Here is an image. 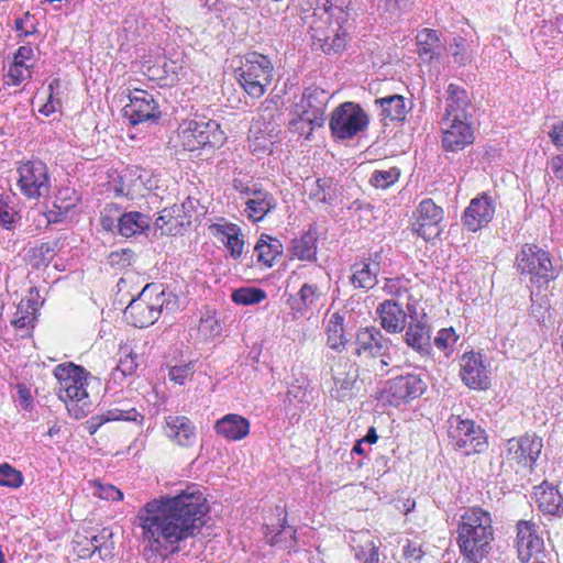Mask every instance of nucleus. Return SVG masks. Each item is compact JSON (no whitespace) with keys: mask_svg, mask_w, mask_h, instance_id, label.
<instances>
[{"mask_svg":"<svg viewBox=\"0 0 563 563\" xmlns=\"http://www.w3.org/2000/svg\"><path fill=\"white\" fill-rule=\"evenodd\" d=\"M136 362L132 355H126L124 358L119 361L117 369L120 371L124 376L131 375L136 369Z\"/></svg>","mask_w":563,"mask_h":563,"instance_id":"13d9d810","label":"nucleus"},{"mask_svg":"<svg viewBox=\"0 0 563 563\" xmlns=\"http://www.w3.org/2000/svg\"><path fill=\"white\" fill-rule=\"evenodd\" d=\"M92 494L98 496L101 499L107 500H121L123 498V494L115 486L109 484H101L99 482H93L91 484Z\"/></svg>","mask_w":563,"mask_h":563,"instance_id":"8fccbe9b","label":"nucleus"},{"mask_svg":"<svg viewBox=\"0 0 563 563\" xmlns=\"http://www.w3.org/2000/svg\"><path fill=\"white\" fill-rule=\"evenodd\" d=\"M144 417L134 408L119 402L115 407L107 410L104 413L92 417L89 424L90 433L93 434L104 422L110 421H134L142 423Z\"/></svg>","mask_w":563,"mask_h":563,"instance_id":"393cba45","label":"nucleus"},{"mask_svg":"<svg viewBox=\"0 0 563 563\" xmlns=\"http://www.w3.org/2000/svg\"><path fill=\"white\" fill-rule=\"evenodd\" d=\"M374 103L379 108V115L390 121H404L410 109L401 95L377 98Z\"/></svg>","mask_w":563,"mask_h":563,"instance_id":"bb28decb","label":"nucleus"},{"mask_svg":"<svg viewBox=\"0 0 563 563\" xmlns=\"http://www.w3.org/2000/svg\"><path fill=\"white\" fill-rule=\"evenodd\" d=\"M449 53L453 58V63L457 66H467L472 64L475 57L472 43L460 35L454 36L450 42Z\"/></svg>","mask_w":563,"mask_h":563,"instance_id":"e433bc0d","label":"nucleus"},{"mask_svg":"<svg viewBox=\"0 0 563 563\" xmlns=\"http://www.w3.org/2000/svg\"><path fill=\"white\" fill-rule=\"evenodd\" d=\"M225 228L223 234L225 236V246L234 258H238L243 253L244 242L239 238V229L235 224L221 225Z\"/></svg>","mask_w":563,"mask_h":563,"instance_id":"a18cd8bd","label":"nucleus"},{"mask_svg":"<svg viewBox=\"0 0 563 563\" xmlns=\"http://www.w3.org/2000/svg\"><path fill=\"white\" fill-rule=\"evenodd\" d=\"M517 552L522 563L544 556V542L539 536V526L532 520L517 522Z\"/></svg>","mask_w":563,"mask_h":563,"instance_id":"4468645a","label":"nucleus"},{"mask_svg":"<svg viewBox=\"0 0 563 563\" xmlns=\"http://www.w3.org/2000/svg\"><path fill=\"white\" fill-rule=\"evenodd\" d=\"M112 530L110 528H102L97 534L86 537L87 544L79 552L81 558L91 556L96 551L100 553V556H109L112 553L113 541Z\"/></svg>","mask_w":563,"mask_h":563,"instance_id":"7c9ffc66","label":"nucleus"},{"mask_svg":"<svg viewBox=\"0 0 563 563\" xmlns=\"http://www.w3.org/2000/svg\"><path fill=\"white\" fill-rule=\"evenodd\" d=\"M492 522L490 514L478 507L470 508L461 516L457 543L470 562L478 563L489 553L494 540Z\"/></svg>","mask_w":563,"mask_h":563,"instance_id":"7ed1b4c3","label":"nucleus"},{"mask_svg":"<svg viewBox=\"0 0 563 563\" xmlns=\"http://www.w3.org/2000/svg\"><path fill=\"white\" fill-rule=\"evenodd\" d=\"M543 448L542 439L536 434H525L509 439L506 443V459L516 463L518 473L520 470L532 472Z\"/></svg>","mask_w":563,"mask_h":563,"instance_id":"f8f14e48","label":"nucleus"},{"mask_svg":"<svg viewBox=\"0 0 563 563\" xmlns=\"http://www.w3.org/2000/svg\"><path fill=\"white\" fill-rule=\"evenodd\" d=\"M405 340L407 345L418 352L421 356L430 354V333L428 327L422 322L417 321L415 323H409L406 330Z\"/></svg>","mask_w":563,"mask_h":563,"instance_id":"c756f323","label":"nucleus"},{"mask_svg":"<svg viewBox=\"0 0 563 563\" xmlns=\"http://www.w3.org/2000/svg\"><path fill=\"white\" fill-rule=\"evenodd\" d=\"M399 176L400 170L397 167L375 169L371 176L369 183L375 188L387 189L399 179Z\"/></svg>","mask_w":563,"mask_h":563,"instance_id":"79ce46f5","label":"nucleus"},{"mask_svg":"<svg viewBox=\"0 0 563 563\" xmlns=\"http://www.w3.org/2000/svg\"><path fill=\"white\" fill-rule=\"evenodd\" d=\"M356 354L358 356L378 357L380 369L391 362V341L375 327H366L358 330L356 334Z\"/></svg>","mask_w":563,"mask_h":563,"instance_id":"ddd939ff","label":"nucleus"},{"mask_svg":"<svg viewBox=\"0 0 563 563\" xmlns=\"http://www.w3.org/2000/svg\"><path fill=\"white\" fill-rule=\"evenodd\" d=\"M550 168L556 178L563 179V154L551 159Z\"/></svg>","mask_w":563,"mask_h":563,"instance_id":"052dcab7","label":"nucleus"},{"mask_svg":"<svg viewBox=\"0 0 563 563\" xmlns=\"http://www.w3.org/2000/svg\"><path fill=\"white\" fill-rule=\"evenodd\" d=\"M176 300L170 292L164 290L155 292L150 285L145 286L137 298L131 300L124 310L128 323L135 328H145L153 324L163 310H173Z\"/></svg>","mask_w":563,"mask_h":563,"instance_id":"39448f33","label":"nucleus"},{"mask_svg":"<svg viewBox=\"0 0 563 563\" xmlns=\"http://www.w3.org/2000/svg\"><path fill=\"white\" fill-rule=\"evenodd\" d=\"M345 314H349V312H334L328 319L325 328L328 335L327 344L332 350L340 351L349 342L344 324Z\"/></svg>","mask_w":563,"mask_h":563,"instance_id":"c85d7f7f","label":"nucleus"},{"mask_svg":"<svg viewBox=\"0 0 563 563\" xmlns=\"http://www.w3.org/2000/svg\"><path fill=\"white\" fill-rule=\"evenodd\" d=\"M449 97L446 99V109L443 118L466 120V109L470 106L467 93L456 85H449Z\"/></svg>","mask_w":563,"mask_h":563,"instance_id":"2f4dec72","label":"nucleus"},{"mask_svg":"<svg viewBox=\"0 0 563 563\" xmlns=\"http://www.w3.org/2000/svg\"><path fill=\"white\" fill-rule=\"evenodd\" d=\"M461 378L471 388L487 389L489 387L488 369L483 356L478 353H466L461 360Z\"/></svg>","mask_w":563,"mask_h":563,"instance_id":"4be33fe9","label":"nucleus"},{"mask_svg":"<svg viewBox=\"0 0 563 563\" xmlns=\"http://www.w3.org/2000/svg\"><path fill=\"white\" fill-rule=\"evenodd\" d=\"M321 296L322 291L317 285L303 284L298 292V297L290 296L288 299L294 317H302L309 308L319 301Z\"/></svg>","mask_w":563,"mask_h":563,"instance_id":"cd10ccee","label":"nucleus"},{"mask_svg":"<svg viewBox=\"0 0 563 563\" xmlns=\"http://www.w3.org/2000/svg\"><path fill=\"white\" fill-rule=\"evenodd\" d=\"M245 199V210L247 218L253 222H258L264 219L277 206L275 197L262 188L253 186H235Z\"/></svg>","mask_w":563,"mask_h":563,"instance_id":"dca6fc26","label":"nucleus"},{"mask_svg":"<svg viewBox=\"0 0 563 563\" xmlns=\"http://www.w3.org/2000/svg\"><path fill=\"white\" fill-rule=\"evenodd\" d=\"M448 434L453 445L465 455L478 453L486 446L484 431L474 421L452 415L448 420Z\"/></svg>","mask_w":563,"mask_h":563,"instance_id":"9d476101","label":"nucleus"},{"mask_svg":"<svg viewBox=\"0 0 563 563\" xmlns=\"http://www.w3.org/2000/svg\"><path fill=\"white\" fill-rule=\"evenodd\" d=\"M331 373L333 379L331 397L340 401L350 398L358 377L357 366L346 357H339L331 366Z\"/></svg>","mask_w":563,"mask_h":563,"instance_id":"2eb2a0df","label":"nucleus"},{"mask_svg":"<svg viewBox=\"0 0 563 563\" xmlns=\"http://www.w3.org/2000/svg\"><path fill=\"white\" fill-rule=\"evenodd\" d=\"M37 252L46 258L47 255H49L53 252V249L51 247V245L48 243H42L37 247Z\"/></svg>","mask_w":563,"mask_h":563,"instance_id":"774afa93","label":"nucleus"},{"mask_svg":"<svg viewBox=\"0 0 563 563\" xmlns=\"http://www.w3.org/2000/svg\"><path fill=\"white\" fill-rule=\"evenodd\" d=\"M379 547L374 541H366L355 548V558L362 563H379Z\"/></svg>","mask_w":563,"mask_h":563,"instance_id":"de8ad7c7","label":"nucleus"},{"mask_svg":"<svg viewBox=\"0 0 563 563\" xmlns=\"http://www.w3.org/2000/svg\"><path fill=\"white\" fill-rule=\"evenodd\" d=\"M208 510L207 500L196 486H188L174 497L153 499L137 512L143 540L155 552H176L179 542L200 532Z\"/></svg>","mask_w":563,"mask_h":563,"instance_id":"f257e3e1","label":"nucleus"},{"mask_svg":"<svg viewBox=\"0 0 563 563\" xmlns=\"http://www.w3.org/2000/svg\"><path fill=\"white\" fill-rule=\"evenodd\" d=\"M306 389L301 385L291 384L287 391V398L289 401H306Z\"/></svg>","mask_w":563,"mask_h":563,"instance_id":"bf43d9fd","label":"nucleus"},{"mask_svg":"<svg viewBox=\"0 0 563 563\" xmlns=\"http://www.w3.org/2000/svg\"><path fill=\"white\" fill-rule=\"evenodd\" d=\"M379 324L388 333H400L406 329L407 314L394 300H384L376 308Z\"/></svg>","mask_w":563,"mask_h":563,"instance_id":"b1692460","label":"nucleus"},{"mask_svg":"<svg viewBox=\"0 0 563 563\" xmlns=\"http://www.w3.org/2000/svg\"><path fill=\"white\" fill-rule=\"evenodd\" d=\"M316 242L314 234L308 232L301 235L299 239L292 241V254L302 261H311L316 256Z\"/></svg>","mask_w":563,"mask_h":563,"instance_id":"ea45409f","label":"nucleus"},{"mask_svg":"<svg viewBox=\"0 0 563 563\" xmlns=\"http://www.w3.org/2000/svg\"><path fill=\"white\" fill-rule=\"evenodd\" d=\"M328 0H318L317 7L303 16L313 40V44L324 53L341 52L346 45L347 32L344 24L349 12L342 7L329 4Z\"/></svg>","mask_w":563,"mask_h":563,"instance_id":"f03ea898","label":"nucleus"},{"mask_svg":"<svg viewBox=\"0 0 563 563\" xmlns=\"http://www.w3.org/2000/svg\"><path fill=\"white\" fill-rule=\"evenodd\" d=\"M404 554L406 558L417 561L422 556V551L408 544L404 550Z\"/></svg>","mask_w":563,"mask_h":563,"instance_id":"0e129e2a","label":"nucleus"},{"mask_svg":"<svg viewBox=\"0 0 563 563\" xmlns=\"http://www.w3.org/2000/svg\"><path fill=\"white\" fill-rule=\"evenodd\" d=\"M495 214V200L483 194L471 200L463 214V224L468 231L476 232L486 227Z\"/></svg>","mask_w":563,"mask_h":563,"instance_id":"aec40b11","label":"nucleus"},{"mask_svg":"<svg viewBox=\"0 0 563 563\" xmlns=\"http://www.w3.org/2000/svg\"><path fill=\"white\" fill-rule=\"evenodd\" d=\"M236 76L243 90L250 97L258 99L273 81L274 67L267 56L250 52L242 57Z\"/></svg>","mask_w":563,"mask_h":563,"instance_id":"423d86ee","label":"nucleus"},{"mask_svg":"<svg viewBox=\"0 0 563 563\" xmlns=\"http://www.w3.org/2000/svg\"><path fill=\"white\" fill-rule=\"evenodd\" d=\"M22 474L4 463L0 465V485L18 488L22 485Z\"/></svg>","mask_w":563,"mask_h":563,"instance_id":"09e8293b","label":"nucleus"},{"mask_svg":"<svg viewBox=\"0 0 563 563\" xmlns=\"http://www.w3.org/2000/svg\"><path fill=\"white\" fill-rule=\"evenodd\" d=\"M178 139L185 150L196 151L206 146H220L223 144L225 136L217 121L201 119L180 123Z\"/></svg>","mask_w":563,"mask_h":563,"instance_id":"0eeeda50","label":"nucleus"},{"mask_svg":"<svg viewBox=\"0 0 563 563\" xmlns=\"http://www.w3.org/2000/svg\"><path fill=\"white\" fill-rule=\"evenodd\" d=\"M148 228L150 218L139 211L125 212L118 219L119 233L124 238L141 234Z\"/></svg>","mask_w":563,"mask_h":563,"instance_id":"473e14b6","label":"nucleus"},{"mask_svg":"<svg viewBox=\"0 0 563 563\" xmlns=\"http://www.w3.org/2000/svg\"><path fill=\"white\" fill-rule=\"evenodd\" d=\"M58 382L57 395L75 418L87 415L90 400L86 389L88 372L74 363L59 364L54 369Z\"/></svg>","mask_w":563,"mask_h":563,"instance_id":"20e7f679","label":"nucleus"},{"mask_svg":"<svg viewBox=\"0 0 563 563\" xmlns=\"http://www.w3.org/2000/svg\"><path fill=\"white\" fill-rule=\"evenodd\" d=\"M378 264L368 262L355 263L352 266V285L360 289H372L377 284Z\"/></svg>","mask_w":563,"mask_h":563,"instance_id":"f704fd0d","label":"nucleus"},{"mask_svg":"<svg viewBox=\"0 0 563 563\" xmlns=\"http://www.w3.org/2000/svg\"><path fill=\"white\" fill-rule=\"evenodd\" d=\"M214 428L225 439L239 441L249 434L250 422L242 416L230 413L218 420Z\"/></svg>","mask_w":563,"mask_h":563,"instance_id":"a878e982","label":"nucleus"},{"mask_svg":"<svg viewBox=\"0 0 563 563\" xmlns=\"http://www.w3.org/2000/svg\"><path fill=\"white\" fill-rule=\"evenodd\" d=\"M123 112L133 125L146 121H156L161 117L158 104L153 95L140 89L130 95V103L123 108Z\"/></svg>","mask_w":563,"mask_h":563,"instance_id":"f3484780","label":"nucleus"},{"mask_svg":"<svg viewBox=\"0 0 563 563\" xmlns=\"http://www.w3.org/2000/svg\"><path fill=\"white\" fill-rule=\"evenodd\" d=\"M18 186L30 199L46 197L51 190V181L46 165L41 161H29L18 168Z\"/></svg>","mask_w":563,"mask_h":563,"instance_id":"9b49d317","label":"nucleus"},{"mask_svg":"<svg viewBox=\"0 0 563 563\" xmlns=\"http://www.w3.org/2000/svg\"><path fill=\"white\" fill-rule=\"evenodd\" d=\"M442 133V146L451 152L463 150L474 140L473 129L466 120L443 118Z\"/></svg>","mask_w":563,"mask_h":563,"instance_id":"6ab92c4d","label":"nucleus"},{"mask_svg":"<svg viewBox=\"0 0 563 563\" xmlns=\"http://www.w3.org/2000/svg\"><path fill=\"white\" fill-rule=\"evenodd\" d=\"M13 221V216L10 212L8 206L0 202V223L4 227L9 228V224H11Z\"/></svg>","mask_w":563,"mask_h":563,"instance_id":"680f3d73","label":"nucleus"},{"mask_svg":"<svg viewBox=\"0 0 563 563\" xmlns=\"http://www.w3.org/2000/svg\"><path fill=\"white\" fill-rule=\"evenodd\" d=\"M549 136L556 148L563 151V122L553 124L549 131Z\"/></svg>","mask_w":563,"mask_h":563,"instance_id":"4d7b16f0","label":"nucleus"},{"mask_svg":"<svg viewBox=\"0 0 563 563\" xmlns=\"http://www.w3.org/2000/svg\"><path fill=\"white\" fill-rule=\"evenodd\" d=\"M100 222L102 228L107 231H112L113 228L118 227V224H115V219L107 213L101 214Z\"/></svg>","mask_w":563,"mask_h":563,"instance_id":"69168bd1","label":"nucleus"},{"mask_svg":"<svg viewBox=\"0 0 563 563\" xmlns=\"http://www.w3.org/2000/svg\"><path fill=\"white\" fill-rule=\"evenodd\" d=\"M303 99L307 106L314 110V112H322L325 103L328 102V96L324 90L313 89L307 90L303 93Z\"/></svg>","mask_w":563,"mask_h":563,"instance_id":"3c124183","label":"nucleus"},{"mask_svg":"<svg viewBox=\"0 0 563 563\" xmlns=\"http://www.w3.org/2000/svg\"><path fill=\"white\" fill-rule=\"evenodd\" d=\"M424 389V383L417 375L408 374L393 378L386 389V399L393 406L419 397Z\"/></svg>","mask_w":563,"mask_h":563,"instance_id":"a211bd4d","label":"nucleus"},{"mask_svg":"<svg viewBox=\"0 0 563 563\" xmlns=\"http://www.w3.org/2000/svg\"><path fill=\"white\" fill-rule=\"evenodd\" d=\"M35 311V302L31 299H27L26 301L22 300L16 312L14 314V318L12 320V324L16 329H24L26 328L32 319L33 313Z\"/></svg>","mask_w":563,"mask_h":563,"instance_id":"49530a36","label":"nucleus"},{"mask_svg":"<svg viewBox=\"0 0 563 563\" xmlns=\"http://www.w3.org/2000/svg\"><path fill=\"white\" fill-rule=\"evenodd\" d=\"M330 187V180L329 179H317L311 185L309 196L310 198L317 199L319 201L325 202L327 201V194L325 188Z\"/></svg>","mask_w":563,"mask_h":563,"instance_id":"6e6d98bb","label":"nucleus"},{"mask_svg":"<svg viewBox=\"0 0 563 563\" xmlns=\"http://www.w3.org/2000/svg\"><path fill=\"white\" fill-rule=\"evenodd\" d=\"M163 429L165 435L179 446H192L197 440L196 427L185 416L169 415L165 417Z\"/></svg>","mask_w":563,"mask_h":563,"instance_id":"5701e85b","label":"nucleus"},{"mask_svg":"<svg viewBox=\"0 0 563 563\" xmlns=\"http://www.w3.org/2000/svg\"><path fill=\"white\" fill-rule=\"evenodd\" d=\"M231 297L235 303L247 306L261 302L266 297V292L260 288L243 287L234 290Z\"/></svg>","mask_w":563,"mask_h":563,"instance_id":"37998d69","label":"nucleus"},{"mask_svg":"<svg viewBox=\"0 0 563 563\" xmlns=\"http://www.w3.org/2000/svg\"><path fill=\"white\" fill-rule=\"evenodd\" d=\"M258 262L272 266L273 261L282 253V244L277 239L262 235L255 245Z\"/></svg>","mask_w":563,"mask_h":563,"instance_id":"58836bf2","label":"nucleus"},{"mask_svg":"<svg viewBox=\"0 0 563 563\" xmlns=\"http://www.w3.org/2000/svg\"><path fill=\"white\" fill-rule=\"evenodd\" d=\"M175 207L165 208L159 212V216L155 220V228L161 230L162 234L175 235L180 232L183 222L175 217Z\"/></svg>","mask_w":563,"mask_h":563,"instance_id":"a19ab883","label":"nucleus"},{"mask_svg":"<svg viewBox=\"0 0 563 563\" xmlns=\"http://www.w3.org/2000/svg\"><path fill=\"white\" fill-rule=\"evenodd\" d=\"M378 437L375 428H369L367 434L362 439L365 443L372 444L377 441Z\"/></svg>","mask_w":563,"mask_h":563,"instance_id":"338daca9","label":"nucleus"},{"mask_svg":"<svg viewBox=\"0 0 563 563\" xmlns=\"http://www.w3.org/2000/svg\"><path fill=\"white\" fill-rule=\"evenodd\" d=\"M368 123L369 118L361 106L346 101L332 111L329 126L333 137L350 140L363 132Z\"/></svg>","mask_w":563,"mask_h":563,"instance_id":"1a4fd4ad","label":"nucleus"},{"mask_svg":"<svg viewBox=\"0 0 563 563\" xmlns=\"http://www.w3.org/2000/svg\"><path fill=\"white\" fill-rule=\"evenodd\" d=\"M32 55L33 49L29 46H21L18 49L8 71V78H10L12 85H19L31 77V66L26 62L32 58Z\"/></svg>","mask_w":563,"mask_h":563,"instance_id":"72a5a7b5","label":"nucleus"},{"mask_svg":"<svg viewBox=\"0 0 563 563\" xmlns=\"http://www.w3.org/2000/svg\"><path fill=\"white\" fill-rule=\"evenodd\" d=\"M378 13L386 20L398 18L408 5V0H375Z\"/></svg>","mask_w":563,"mask_h":563,"instance_id":"c03bdc74","label":"nucleus"},{"mask_svg":"<svg viewBox=\"0 0 563 563\" xmlns=\"http://www.w3.org/2000/svg\"><path fill=\"white\" fill-rule=\"evenodd\" d=\"M440 38L434 30L424 29L417 35L418 55L424 62L432 60L438 56Z\"/></svg>","mask_w":563,"mask_h":563,"instance_id":"4c0bfd02","label":"nucleus"},{"mask_svg":"<svg viewBox=\"0 0 563 563\" xmlns=\"http://www.w3.org/2000/svg\"><path fill=\"white\" fill-rule=\"evenodd\" d=\"M534 494L537 497L538 506L543 512L550 515H555L559 512L563 499L554 487L542 484L537 487Z\"/></svg>","mask_w":563,"mask_h":563,"instance_id":"c9c22d12","label":"nucleus"},{"mask_svg":"<svg viewBox=\"0 0 563 563\" xmlns=\"http://www.w3.org/2000/svg\"><path fill=\"white\" fill-rule=\"evenodd\" d=\"M260 118L266 122L267 124H271L275 117L278 114V108L277 104L273 100H265L260 106L258 110Z\"/></svg>","mask_w":563,"mask_h":563,"instance_id":"5fc2aeb1","label":"nucleus"},{"mask_svg":"<svg viewBox=\"0 0 563 563\" xmlns=\"http://www.w3.org/2000/svg\"><path fill=\"white\" fill-rule=\"evenodd\" d=\"M57 106H59V101H55L51 96L49 100L40 109V112L49 115L57 110Z\"/></svg>","mask_w":563,"mask_h":563,"instance_id":"e2e57ef3","label":"nucleus"},{"mask_svg":"<svg viewBox=\"0 0 563 563\" xmlns=\"http://www.w3.org/2000/svg\"><path fill=\"white\" fill-rule=\"evenodd\" d=\"M194 374L192 366L190 364H185L180 366H174L169 371L170 380L183 385L189 377Z\"/></svg>","mask_w":563,"mask_h":563,"instance_id":"864d4df0","label":"nucleus"},{"mask_svg":"<svg viewBox=\"0 0 563 563\" xmlns=\"http://www.w3.org/2000/svg\"><path fill=\"white\" fill-rule=\"evenodd\" d=\"M518 272L530 276L532 284L548 285L555 278L549 253L538 245L525 244L516 257Z\"/></svg>","mask_w":563,"mask_h":563,"instance_id":"6e6552de","label":"nucleus"},{"mask_svg":"<svg viewBox=\"0 0 563 563\" xmlns=\"http://www.w3.org/2000/svg\"><path fill=\"white\" fill-rule=\"evenodd\" d=\"M443 211L431 199L422 200L417 208L415 231L426 241L439 236Z\"/></svg>","mask_w":563,"mask_h":563,"instance_id":"412c9836","label":"nucleus"},{"mask_svg":"<svg viewBox=\"0 0 563 563\" xmlns=\"http://www.w3.org/2000/svg\"><path fill=\"white\" fill-rule=\"evenodd\" d=\"M457 339L459 336L453 328H445L438 332V335L434 339V344L437 347L445 350L452 347L456 343Z\"/></svg>","mask_w":563,"mask_h":563,"instance_id":"603ef678","label":"nucleus"}]
</instances>
